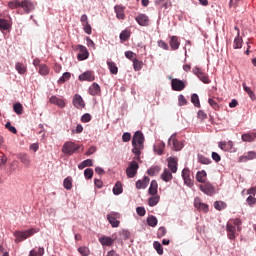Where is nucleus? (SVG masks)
<instances>
[{
	"instance_id": "49530a36",
	"label": "nucleus",
	"mask_w": 256,
	"mask_h": 256,
	"mask_svg": "<svg viewBox=\"0 0 256 256\" xmlns=\"http://www.w3.org/2000/svg\"><path fill=\"white\" fill-rule=\"evenodd\" d=\"M13 111L17 115H22L23 114V104H21V103L13 104Z\"/></svg>"
},
{
	"instance_id": "774afa93",
	"label": "nucleus",
	"mask_w": 256,
	"mask_h": 256,
	"mask_svg": "<svg viewBox=\"0 0 256 256\" xmlns=\"http://www.w3.org/2000/svg\"><path fill=\"white\" fill-rule=\"evenodd\" d=\"M247 203L249 206H254V204H256V198L253 197V195H249V197L247 198Z\"/></svg>"
},
{
	"instance_id": "58836bf2",
	"label": "nucleus",
	"mask_w": 256,
	"mask_h": 256,
	"mask_svg": "<svg viewBox=\"0 0 256 256\" xmlns=\"http://www.w3.org/2000/svg\"><path fill=\"white\" fill-rule=\"evenodd\" d=\"M130 36H131L130 30L128 29L122 30V32L120 33V41L126 42L130 38Z\"/></svg>"
},
{
	"instance_id": "1a4fd4ad",
	"label": "nucleus",
	"mask_w": 256,
	"mask_h": 256,
	"mask_svg": "<svg viewBox=\"0 0 256 256\" xmlns=\"http://www.w3.org/2000/svg\"><path fill=\"white\" fill-rule=\"evenodd\" d=\"M20 8H22L25 13L29 14L31 11L35 10V5L31 0H21Z\"/></svg>"
},
{
	"instance_id": "f3484780",
	"label": "nucleus",
	"mask_w": 256,
	"mask_h": 256,
	"mask_svg": "<svg viewBox=\"0 0 256 256\" xmlns=\"http://www.w3.org/2000/svg\"><path fill=\"white\" fill-rule=\"evenodd\" d=\"M182 177L184 179V183L187 186H192L193 185V182H192V179H191V172H190L189 168H184V170L182 171Z\"/></svg>"
},
{
	"instance_id": "4c0bfd02",
	"label": "nucleus",
	"mask_w": 256,
	"mask_h": 256,
	"mask_svg": "<svg viewBox=\"0 0 256 256\" xmlns=\"http://www.w3.org/2000/svg\"><path fill=\"white\" fill-rule=\"evenodd\" d=\"M161 172V167H159V165H154L153 167L149 168L147 170V174L149 176H155L158 175V173Z\"/></svg>"
},
{
	"instance_id": "13d9d810",
	"label": "nucleus",
	"mask_w": 256,
	"mask_h": 256,
	"mask_svg": "<svg viewBox=\"0 0 256 256\" xmlns=\"http://www.w3.org/2000/svg\"><path fill=\"white\" fill-rule=\"evenodd\" d=\"M94 174L93 168H86L84 171V176L86 177V179H92Z\"/></svg>"
},
{
	"instance_id": "39448f33",
	"label": "nucleus",
	"mask_w": 256,
	"mask_h": 256,
	"mask_svg": "<svg viewBox=\"0 0 256 256\" xmlns=\"http://www.w3.org/2000/svg\"><path fill=\"white\" fill-rule=\"evenodd\" d=\"M138 170H139L138 162L132 161L128 165V168H126V175L130 178L135 177L137 175Z\"/></svg>"
},
{
	"instance_id": "f8f14e48",
	"label": "nucleus",
	"mask_w": 256,
	"mask_h": 256,
	"mask_svg": "<svg viewBox=\"0 0 256 256\" xmlns=\"http://www.w3.org/2000/svg\"><path fill=\"white\" fill-rule=\"evenodd\" d=\"M135 20L138 23V25L143 26V27H147L150 24V19H149L148 15H146V14L137 15Z\"/></svg>"
},
{
	"instance_id": "e2e57ef3",
	"label": "nucleus",
	"mask_w": 256,
	"mask_h": 256,
	"mask_svg": "<svg viewBox=\"0 0 256 256\" xmlns=\"http://www.w3.org/2000/svg\"><path fill=\"white\" fill-rule=\"evenodd\" d=\"M92 120V116L90 113H85L83 116H81L82 123H89V121Z\"/></svg>"
},
{
	"instance_id": "473e14b6",
	"label": "nucleus",
	"mask_w": 256,
	"mask_h": 256,
	"mask_svg": "<svg viewBox=\"0 0 256 256\" xmlns=\"http://www.w3.org/2000/svg\"><path fill=\"white\" fill-rule=\"evenodd\" d=\"M170 47L172 48V50H178V48L180 47V41L177 38V36H172L170 39Z\"/></svg>"
},
{
	"instance_id": "c03bdc74",
	"label": "nucleus",
	"mask_w": 256,
	"mask_h": 256,
	"mask_svg": "<svg viewBox=\"0 0 256 256\" xmlns=\"http://www.w3.org/2000/svg\"><path fill=\"white\" fill-rule=\"evenodd\" d=\"M123 192V186L121 182H116L114 188H113V193L114 195H120Z\"/></svg>"
},
{
	"instance_id": "6ab92c4d",
	"label": "nucleus",
	"mask_w": 256,
	"mask_h": 256,
	"mask_svg": "<svg viewBox=\"0 0 256 256\" xmlns=\"http://www.w3.org/2000/svg\"><path fill=\"white\" fill-rule=\"evenodd\" d=\"M100 244H102L103 247L107 246H113V244L115 243V239L112 237H107L105 235H103L102 237L99 238Z\"/></svg>"
},
{
	"instance_id": "bf43d9fd",
	"label": "nucleus",
	"mask_w": 256,
	"mask_h": 256,
	"mask_svg": "<svg viewBox=\"0 0 256 256\" xmlns=\"http://www.w3.org/2000/svg\"><path fill=\"white\" fill-rule=\"evenodd\" d=\"M187 103H188V100L186 99V97H184L183 94H180L178 96V105L184 106V105H187Z\"/></svg>"
},
{
	"instance_id": "69168bd1",
	"label": "nucleus",
	"mask_w": 256,
	"mask_h": 256,
	"mask_svg": "<svg viewBox=\"0 0 256 256\" xmlns=\"http://www.w3.org/2000/svg\"><path fill=\"white\" fill-rule=\"evenodd\" d=\"M7 162V156L3 154V152H0V167L5 166Z\"/></svg>"
},
{
	"instance_id": "393cba45",
	"label": "nucleus",
	"mask_w": 256,
	"mask_h": 256,
	"mask_svg": "<svg viewBox=\"0 0 256 256\" xmlns=\"http://www.w3.org/2000/svg\"><path fill=\"white\" fill-rule=\"evenodd\" d=\"M177 158H173L172 156H170L168 158V167L170 169V171L172 173H176L177 172V166H178V162H177Z\"/></svg>"
},
{
	"instance_id": "a18cd8bd",
	"label": "nucleus",
	"mask_w": 256,
	"mask_h": 256,
	"mask_svg": "<svg viewBox=\"0 0 256 256\" xmlns=\"http://www.w3.org/2000/svg\"><path fill=\"white\" fill-rule=\"evenodd\" d=\"M159 201H160L159 195H157V194L152 195V197L149 198V206H151V207L157 206Z\"/></svg>"
},
{
	"instance_id": "bb28decb",
	"label": "nucleus",
	"mask_w": 256,
	"mask_h": 256,
	"mask_svg": "<svg viewBox=\"0 0 256 256\" xmlns=\"http://www.w3.org/2000/svg\"><path fill=\"white\" fill-rule=\"evenodd\" d=\"M243 47V39L241 38L240 32H238L237 36L233 41V48L238 50Z\"/></svg>"
},
{
	"instance_id": "6e6552de",
	"label": "nucleus",
	"mask_w": 256,
	"mask_h": 256,
	"mask_svg": "<svg viewBox=\"0 0 256 256\" xmlns=\"http://www.w3.org/2000/svg\"><path fill=\"white\" fill-rule=\"evenodd\" d=\"M76 50L79 51L78 55H77V59L82 61V60H86L89 57V51L87 50L86 46L84 45H77L76 46Z\"/></svg>"
},
{
	"instance_id": "864d4df0",
	"label": "nucleus",
	"mask_w": 256,
	"mask_h": 256,
	"mask_svg": "<svg viewBox=\"0 0 256 256\" xmlns=\"http://www.w3.org/2000/svg\"><path fill=\"white\" fill-rule=\"evenodd\" d=\"M78 252L82 255V256H89L90 255V250L88 247L85 246H81L78 249Z\"/></svg>"
},
{
	"instance_id": "338daca9",
	"label": "nucleus",
	"mask_w": 256,
	"mask_h": 256,
	"mask_svg": "<svg viewBox=\"0 0 256 256\" xmlns=\"http://www.w3.org/2000/svg\"><path fill=\"white\" fill-rule=\"evenodd\" d=\"M6 129H8L9 131H11V133L13 134H17V128L13 127V125H11V122H7L5 124Z\"/></svg>"
},
{
	"instance_id": "cd10ccee",
	"label": "nucleus",
	"mask_w": 256,
	"mask_h": 256,
	"mask_svg": "<svg viewBox=\"0 0 256 256\" xmlns=\"http://www.w3.org/2000/svg\"><path fill=\"white\" fill-rule=\"evenodd\" d=\"M161 179L165 182H170L173 179V174L170 170L165 168L163 173L161 174Z\"/></svg>"
},
{
	"instance_id": "37998d69",
	"label": "nucleus",
	"mask_w": 256,
	"mask_h": 256,
	"mask_svg": "<svg viewBox=\"0 0 256 256\" xmlns=\"http://www.w3.org/2000/svg\"><path fill=\"white\" fill-rule=\"evenodd\" d=\"M147 224L149 227H157L158 219L156 216H149L147 217Z\"/></svg>"
},
{
	"instance_id": "aec40b11",
	"label": "nucleus",
	"mask_w": 256,
	"mask_h": 256,
	"mask_svg": "<svg viewBox=\"0 0 256 256\" xmlns=\"http://www.w3.org/2000/svg\"><path fill=\"white\" fill-rule=\"evenodd\" d=\"M50 103L58 106V108H65V106H66L65 100H63V98H59L57 96L50 97Z\"/></svg>"
},
{
	"instance_id": "8fccbe9b",
	"label": "nucleus",
	"mask_w": 256,
	"mask_h": 256,
	"mask_svg": "<svg viewBox=\"0 0 256 256\" xmlns=\"http://www.w3.org/2000/svg\"><path fill=\"white\" fill-rule=\"evenodd\" d=\"M153 247H154V249L157 251V253L159 255H163L164 250H163V248L161 246V243H159V241H154Z\"/></svg>"
},
{
	"instance_id": "423d86ee",
	"label": "nucleus",
	"mask_w": 256,
	"mask_h": 256,
	"mask_svg": "<svg viewBox=\"0 0 256 256\" xmlns=\"http://www.w3.org/2000/svg\"><path fill=\"white\" fill-rule=\"evenodd\" d=\"M193 73L200 79V81L204 82V84H210L211 79L205 72H202L199 67H194Z\"/></svg>"
},
{
	"instance_id": "5701e85b",
	"label": "nucleus",
	"mask_w": 256,
	"mask_h": 256,
	"mask_svg": "<svg viewBox=\"0 0 256 256\" xmlns=\"http://www.w3.org/2000/svg\"><path fill=\"white\" fill-rule=\"evenodd\" d=\"M255 158H256V152H254L253 150H250L248 154L240 156L239 161L240 163H246L247 161L254 160Z\"/></svg>"
},
{
	"instance_id": "9b49d317",
	"label": "nucleus",
	"mask_w": 256,
	"mask_h": 256,
	"mask_svg": "<svg viewBox=\"0 0 256 256\" xmlns=\"http://www.w3.org/2000/svg\"><path fill=\"white\" fill-rule=\"evenodd\" d=\"M168 145H172V149L174 151H181L182 148H184V143L179 142V140L175 139V136L170 137L168 140Z\"/></svg>"
},
{
	"instance_id": "de8ad7c7",
	"label": "nucleus",
	"mask_w": 256,
	"mask_h": 256,
	"mask_svg": "<svg viewBox=\"0 0 256 256\" xmlns=\"http://www.w3.org/2000/svg\"><path fill=\"white\" fill-rule=\"evenodd\" d=\"M191 102L194 104V106H196V108H201L200 98L198 94L196 93L192 94Z\"/></svg>"
},
{
	"instance_id": "9d476101",
	"label": "nucleus",
	"mask_w": 256,
	"mask_h": 256,
	"mask_svg": "<svg viewBox=\"0 0 256 256\" xmlns=\"http://www.w3.org/2000/svg\"><path fill=\"white\" fill-rule=\"evenodd\" d=\"M79 81H81V82H83V81H87V82L95 81L94 72L92 70H87L86 72L81 73V75H79Z\"/></svg>"
},
{
	"instance_id": "b1692460",
	"label": "nucleus",
	"mask_w": 256,
	"mask_h": 256,
	"mask_svg": "<svg viewBox=\"0 0 256 256\" xmlns=\"http://www.w3.org/2000/svg\"><path fill=\"white\" fill-rule=\"evenodd\" d=\"M89 94H91V96H98V94H101V87L97 82H93L89 87Z\"/></svg>"
},
{
	"instance_id": "052dcab7",
	"label": "nucleus",
	"mask_w": 256,
	"mask_h": 256,
	"mask_svg": "<svg viewBox=\"0 0 256 256\" xmlns=\"http://www.w3.org/2000/svg\"><path fill=\"white\" fill-rule=\"evenodd\" d=\"M83 30L85 33H87V35H91L92 26H91V24H89V19L87 20L86 24L84 25Z\"/></svg>"
},
{
	"instance_id": "f257e3e1",
	"label": "nucleus",
	"mask_w": 256,
	"mask_h": 256,
	"mask_svg": "<svg viewBox=\"0 0 256 256\" xmlns=\"http://www.w3.org/2000/svg\"><path fill=\"white\" fill-rule=\"evenodd\" d=\"M145 136L141 131H136L132 137V152L139 160L141 151L145 148Z\"/></svg>"
},
{
	"instance_id": "5fc2aeb1",
	"label": "nucleus",
	"mask_w": 256,
	"mask_h": 256,
	"mask_svg": "<svg viewBox=\"0 0 256 256\" xmlns=\"http://www.w3.org/2000/svg\"><path fill=\"white\" fill-rule=\"evenodd\" d=\"M70 78H71V73L64 72L61 78L58 80V82H60V84H63L64 82L68 81V79Z\"/></svg>"
},
{
	"instance_id": "7c9ffc66",
	"label": "nucleus",
	"mask_w": 256,
	"mask_h": 256,
	"mask_svg": "<svg viewBox=\"0 0 256 256\" xmlns=\"http://www.w3.org/2000/svg\"><path fill=\"white\" fill-rule=\"evenodd\" d=\"M15 69L20 75H25V73H27V66L23 63H16Z\"/></svg>"
},
{
	"instance_id": "c9c22d12",
	"label": "nucleus",
	"mask_w": 256,
	"mask_h": 256,
	"mask_svg": "<svg viewBox=\"0 0 256 256\" xmlns=\"http://www.w3.org/2000/svg\"><path fill=\"white\" fill-rule=\"evenodd\" d=\"M63 187L70 191L73 188V178L71 176L66 177L63 181Z\"/></svg>"
},
{
	"instance_id": "c756f323",
	"label": "nucleus",
	"mask_w": 256,
	"mask_h": 256,
	"mask_svg": "<svg viewBox=\"0 0 256 256\" xmlns=\"http://www.w3.org/2000/svg\"><path fill=\"white\" fill-rule=\"evenodd\" d=\"M154 151L156 152L157 155H163V151L165 149V143L164 142H157L154 145Z\"/></svg>"
},
{
	"instance_id": "09e8293b",
	"label": "nucleus",
	"mask_w": 256,
	"mask_h": 256,
	"mask_svg": "<svg viewBox=\"0 0 256 256\" xmlns=\"http://www.w3.org/2000/svg\"><path fill=\"white\" fill-rule=\"evenodd\" d=\"M198 162L201 164L208 165L211 164V159L207 158V156L204 155H198Z\"/></svg>"
},
{
	"instance_id": "c85d7f7f",
	"label": "nucleus",
	"mask_w": 256,
	"mask_h": 256,
	"mask_svg": "<svg viewBox=\"0 0 256 256\" xmlns=\"http://www.w3.org/2000/svg\"><path fill=\"white\" fill-rule=\"evenodd\" d=\"M208 104L215 109V111H219L220 106H219V98L212 97L208 98Z\"/></svg>"
},
{
	"instance_id": "0eeeda50",
	"label": "nucleus",
	"mask_w": 256,
	"mask_h": 256,
	"mask_svg": "<svg viewBox=\"0 0 256 256\" xmlns=\"http://www.w3.org/2000/svg\"><path fill=\"white\" fill-rule=\"evenodd\" d=\"M200 191L204 192L206 195L215 194V186L210 182H204V184L199 186Z\"/></svg>"
},
{
	"instance_id": "a878e982",
	"label": "nucleus",
	"mask_w": 256,
	"mask_h": 256,
	"mask_svg": "<svg viewBox=\"0 0 256 256\" xmlns=\"http://www.w3.org/2000/svg\"><path fill=\"white\" fill-rule=\"evenodd\" d=\"M233 142L229 140V142H219V148L222 149V151H232L233 149Z\"/></svg>"
},
{
	"instance_id": "ea45409f",
	"label": "nucleus",
	"mask_w": 256,
	"mask_h": 256,
	"mask_svg": "<svg viewBox=\"0 0 256 256\" xmlns=\"http://www.w3.org/2000/svg\"><path fill=\"white\" fill-rule=\"evenodd\" d=\"M50 69L47 66V64H40V69H39V74L42 75L43 77H46L49 75Z\"/></svg>"
},
{
	"instance_id": "a211bd4d",
	"label": "nucleus",
	"mask_w": 256,
	"mask_h": 256,
	"mask_svg": "<svg viewBox=\"0 0 256 256\" xmlns=\"http://www.w3.org/2000/svg\"><path fill=\"white\" fill-rule=\"evenodd\" d=\"M17 159L21 161V163L25 167H30L31 166V156L28 154H18Z\"/></svg>"
},
{
	"instance_id": "f704fd0d",
	"label": "nucleus",
	"mask_w": 256,
	"mask_h": 256,
	"mask_svg": "<svg viewBox=\"0 0 256 256\" xmlns=\"http://www.w3.org/2000/svg\"><path fill=\"white\" fill-rule=\"evenodd\" d=\"M8 7L10 10H17L21 8V1L20 0H10L8 2Z\"/></svg>"
},
{
	"instance_id": "e433bc0d",
	"label": "nucleus",
	"mask_w": 256,
	"mask_h": 256,
	"mask_svg": "<svg viewBox=\"0 0 256 256\" xmlns=\"http://www.w3.org/2000/svg\"><path fill=\"white\" fill-rule=\"evenodd\" d=\"M132 62H133L134 71L136 72L141 71V69L143 68V61L138 60V58H133Z\"/></svg>"
},
{
	"instance_id": "a19ab883",
	"label": "nucleus",
	"mask_w": 256,
	"mask_h": 256,
	"mask_svg": "<svg viewBox=\"0 0 256 256\" xmlns=\"http://www.w3.org/2000/svg\"><path fill=\"white\" fill-rule=\"evenodd\" d=\"M107 64H108V68H109L110 72L113 75H117V73H118V66H116V63H114V61H107Z\"/></svg>"
},
{
	"instance_id": "f03ea898",
	"label": "nucleus",
	"mask_w": 256,
	"mask_h": 256,
	"mask_svg": "<svg viewBox=\"0 0 256 256\" xmlns=\"http://www.w3.org/2000/svg\"><path fill=\"white\" fill-rule=\"evenodd\" d=\"M39 229L36 228H30L27 229L26 231H15L13 232V235L15 237V242L20 243L23 240H26V238L31 237L35 233H38Z\"/></svg>"
},
{
	"instance_id": "ddd939ff",
	"label": "nucleus",
	"mask_w": 256,
	"mask_h": 256,
	"mask_svg": "<svg viewBox=\"0 0 256 256\" xmlns=\"http://www.w3.org/2000/svg\"><path fill=\"white\" fill-rule=\"evenodd\" d=\"M236 226L231 220L227 223V235L230 240H235L236 238Z\"/></svg>"
},
{
	"instance_id": "412c9836",
	"label": "nucleus",
	"mask_w": 256,
	"mask_h": 256,
	"mask_svg": "<svg viewBox=\"0 0 256 256\" xmlns=\"http://www.w3.org/2000/svg\"><path fill=\"white\" fill-rule=\"evenodd\" d=\"M114 10H115L117 19H119V20L126 19L124 6L117 5V6H115Z\"/></svg>"
},
{
	"instance_id": "dca6fc26",
	"label": "nucleus",
	"mask_w": 256,
	"mask_h": 256,
	"mask_svg": "<svg viewBox=\"0 0 256 256\" xmlns=\"http://www.w3.org/2000/svg\"><path fill=\"white\" fill-rule=\"evenodd\" d=\"M194 207L200 212H209V206L204 202H201L199 199L194 200Z\"/></svg>"
},
{
	"instance_id": "4468645a",
	"label": "nucleus",
	"mask_w": 256,
	"mask_h": 256,
	"mask_svg": "<svg viewBox=\"0 0 256 256\" xmlns=\"http://www.w3.org/2000/svg\"><path fill=\"white\" fill-rule=\"evenodd\" d=\"M184 88H186V84H184V81H181L177 78L172 79V90L182 91L184 90Z\"/></svg>"
},
{
	"instance_id": "72a5a7b5",
	"label": "nucleus",
	"mask_w": 256,
	"mask_h": 256,
	"mask_svg": "<svg viewBox=\"0 0 256 256\" xmlns=\"http://www.w3.org/2000/svg\"><path fill=\"white\" fill-rule=\"evenodd\" d=\"M158 193V183L157 180H152L151 185L149 187V194L150 195H157Z\"/></svg>"
},
{
	"instance_id": "603ef678",
	"label": "nucleus",
	"mask_w": 256,
	"mask_h": 256,
	"mask_svg": "<svg viewBox=\"0 0 256 256\" xmlns=\"http://www.w3.org/2000/svg\"><path fill=\"white\" fill-rule=\"evenodd\" d=\"M242 140L244 142H254V133H252V134H249V133L242 134Z\"/></svg>"
},
{
	"instance_id": "2f4dec72",
	"label": "nucleus",
	"mask_w": 256,
	"mask_h": 256,
	"mask_svg": "<svg viewBox=\"0 0 256 256\" xmlns=\"http://www.w3.org/2000/svg\"><path fill=\"white\" fill-rule=\"evenodd\" d=\"M207 178V171L202 170V171H198V173L196 174V181L200 182V183H205Z\"/></svg>"
},
{
	"instance_id": "2eb2a0df",
	"label": "nucleus",
	"mask_w": 256,
	"mask_h": 256,
	"mask_svg": "<svg viewBox=\"0 0 256 256\" xmlns=\"http://www.w3.org/2000/svg\"><path fill=\"white\" fill-rule=\"evenodd\" d=\"M73 104L77 109H82L86 106L83 97H81L80 94H75V96L73 97Z\"/></svg>"
},
{
	"instance_id": "4be33fe9",
	"label": "nucleus",
	"mask_w": 256,
	"mask_h": 256,
	"mask_svg": "<svg viewBox=\"0 0 256 256\" xmlns=\"http://www.w3.org/2000/svg\"><path fill=\"white\" fill-rule=\"evenodd\" d=\"M150 179L148 176H144L142 180L136 181V188L137 189H146L149 185Z\"/></svg>"
},
{
	"instance_id": "680f3d73",
	"label": "nucleus",
	"mask_w": 256,
	"mask_h": 256,
	"mask_svg": "<svg viewBox=\"0 0 256 256\" xmlns=\"http://www.w3.org/2000/svg\"><path fill=\"white\" fill-rule=\"evenodd\" d=\"M231 222L233 225L236 226L238 231H241V225H242L241 219H239V218L231 219Z\"/></svg>"
},
{
	"instance_id": "6e6d98bb",
	"label": "nucleus",
	"mask_w": 256,
	"mask_h": 256,
	"mask_svg": "<svg viewBox=\"0 0 256 256\" xmlns=\"http://www.w3.org/2000/svg\"><path fill=\"white\" fill-rule=\"evenodd\" d=\"M225 207H226V204L223 201H215L214 202V208L217 210H223V209H225Z\"/></svg>"
},
{
	"instance_id": "7ed1b4c3",
	"label": "nucleus",
	"mask_w": 256,
	"mask_h": 256,
	"mask_svg": "<svg viewBox=\"0 0 256 256\" xmlns=\"http://www.w3.org/2000/svg\"><path fill=\"white\" fill-rule=\"evenodd\" d=\"M80 148L81 146L77 145V143L65 142L64 145L62 146V152L63 154H66V155H73Z\"/></svg>"
},
{
	"instance_id": "0e129e2a",
	"label": "nucleus",
	"mask_w": 256,
	"mask_h": 256,
	"mask_svg": "<svg viewBox=\"0 0 256 256\" xmlns=\"http://www.w3.org/2000/svg\"><path fill=\"white\" fill-rule=\"evenodd\" d=\"M207 113H205L204 112V110H199L198 111V119L200 120V121H205V120H207Z\"/></svg>"
},
{
	"instance_id": "3c124183",
	"label": "nucleus",
	"mask_w": 256,
	"mask_h": 256,
	"mask_svg": "<svg viewBox=\"0 0 256 256\" xmlns=\"http://www.w3.org/2000/svg\"><path fill=\"white\" fill-rule=\"evenodd\" d=\"M10 27V24L8 23L5 18H0V30H8Z\"/></svg>"
},
{
	"instance_id": "79ce46f5",
	"label": "nucleus",
	"mask_w": 256,
	"mask_h": 256,
	"mask_svg": "<svg viewBox=\"0 0 256 256\" xmlns=\"http://www.w3.org/2000/svg\"><path fill=\"white\" fill-rule=\"evenodd\" d=\"M93 166V161L92 159H85V161L81 162L78 165V169L83 170L85 167H92Z\"/></svg>"
},
{
	"instance_id": "20e7f679",
	"label": "nucleus",
	"mask_w": 256,
	"mask_h": 256,
	"mask_svg": "<svg viewBox=\"0 0 256 256\" xmlns=\"http://www.w3.org/2000/svg\"><path fill=\"white\" fill-rule=\"evenodd\" d=\"M107 219L112 228L120 227L121 214L117 211H111L109 214H107Z\"/></svg>"
},
{
	"instance_id": "4d7b16f0",
	"label": "nucleus",
	"mask_w": 256,
	"mask_h": 256,
	"mask_svg": "<svg viewBox=\"0 0 256 256\" xmlns=\"http://www.w3.org/2000/svg\"><path fill=\"white\" fill-rule=\"evenodd\" d=\"M167 234V229L165 228V226H161L158 231H157V237L158 238H162Z\"/></svg>"
}]
</instances>
